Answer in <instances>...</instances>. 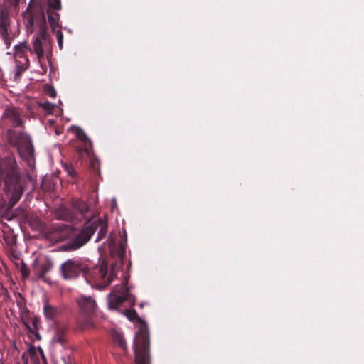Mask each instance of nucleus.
I'll return each instance as SVG.
<instances>
[{"label": "nucleus", "instance_id": "nucleus-1", "mask_svg": "<svg viewBox=\"0 0 364 364\" xmlns=\"http://www.w3.org/2000/svg\"><path fill=\"white\" fill-rule=\"evenodd\" d=\"M0 180L4 183V191L11 208L21 198L31 177L18 170L16 161H0Z\"/></svg>", "mask_w": 364, "mask_h": 364}, {"label": "nucleus", "instance_id": "nucleus-2", "mask_svg": "<svg viewBox=\"0 0 364 364\" xmlns=\"http://www.w3.org/2000/svg\"><path fill=\"white\" fill-rule=\"evenodd\" d=\"M95 231H97L96 241L105 237L107 232V222L102 219H98L87 224L75 238L62 246V250L73 251L79 249L89 241Z\"/></svg>", "mask_w": 364, "mask_h": 364}, {"label": "nucleus", "instance_id": "nucleus-3", "mask_svg": "<svg viewBox=\"0 0 364 364\" xmlns=\"http://www.w3.org/2000/svg\"><path fill=\"white\" fill-rule=\"evenodd\" d=\"M7 142L17 148L19 156L22 159H33L34 148L31 136L23 131L9 129L5 134Z\"/></svg>", "mask_w": 364, "mask_h": 364}, {"label": "nucleus", "instance_id": "nucleus-4", "mask_svg": "<svg viewBox=\"0 0 364 364\" xmlns=\"http://www.w3.org/2000/svg\"><path fill=\"white\" fill-rule=\"evenodd\" d=\"M43 24L33 36V48H31V53L36 55L40 64H42L45 55L47 58L50 55L53 47V41L46 31L44 14H43Z\"/></svg>", "mask_w": 364, "mask_h": 364}, {"label": "nucleus", "instance_id": "nucleus-5", "mask_svg": "<svg viewBox=\"0 0 364 364\" xmlns=\"http://www.w3.org/2000/svg\"><path fill=\"white\" fill-rule=\"evenodd\" d=\"M134 350L136 364H150L149 334L146 326H141L136 334Z\"/></svg>", "mask_w": 364, "mask_h": 364}, {"label": "nucleus", "instance_id": "nucleus-6", "mask_svg": "<svg viewBox=\"0 0 364 364\" xmlns=\"http://www.w3.org/2000/svg\"><path fill=\"white\" fill-rule=\"evenodd\" d=\"M88 268L81 259H69L60 267V274L65 280L74 279L80 275H85Z\"/></svg>", "mask_w": 364, "mask_h": 364}, {"label": "nucleus", "instance_id": "nucleus-7", "mask_svg": "<svg viewBox=\"0 0 364 364\" xmlns=\"http://www.w3.org/2000/svg\"><path fill=\"white\" fill-rule=\"evenodd\" d=\"M1 120L3 124L12 127H23L24 125L21 109L16 107L5 108Z\"/></svg>", "mask_w": 364, "mask_h": 364}, {"label": "nucleus", "instance_id": "nucleus-8", "mask_svg": "<svg viewBox=\"0 0 364 364\" xmlns=\"http://www.w3.org/2000/svg\"><path fill=\"white\" fill-rule=\"evenodd\" d=\"M131 294L125 284L114 289L109 295V307L111 309H117L126 300H132Z\"/></svg>", "mask_w": 364, "mask_h": 364}, {"label": "nucleus", "instance_id": "nucleus-9", "mask_svg": "<svg viewBox=\"0 0 364 364\" xmlns=\"http://www.w3.org/2000/svg\"><path fill=\"white\" fill-rule=\"evenodd\" d=\"M14 50V58L17 68L20 70H26L29 66V60L26 56L25 52L29 50L31 53V48L26 42H22L16 45Z\"/></svg>", "mask_w": 364, "mask_h": 364}, {"label": "nucleus", "instance_id": "nucleus-10", "mask_svg": "<svg viewBox=\"0 0 364 364\" xmlns=\"http://www.w3.org/2000/svg\"><path fill=\"white\" fill-rule=\"evenodd\" d=\"M80 315L92 316L97 310L95 300L91 296H80L77 299Z\"/></svg>", "mask_w": 364, "mask_h": 364}, {"label": "nucleus", "instance_id": "nucleus-11", "mask_svg": "<svg viewBox=\"0 0 364 364\" xmlns=\"http://www.w3.org/2000/svg\"><path fill=\"white\" fill-rule=\"evenodd\" d=\"M9 23L8 11L5 8H0V35L4 40L7 47L9 46L8 26Z\"/></svg>", "mask_w": 364, "mask_h": 364}, {"label": "nucleus", "instance_id": "nucleus-12", "mask_svg": "<svg viewBox=\"0 0 364 364\" xmlns=\"http://www.w3.org/2000/svg\"><path fill=\"white\" fill-rule=\"evenodd\" d=\"M53 267V262L48 257L35 267V272L38 278H43Z\"/></svg>", "mask_w": 364, "mask_h": 364}, {"label": "nucleus", "instance_id": "nucleus-13", "mask_svg": "<svg viewBox=\"0 0 364 364\" xmlns=\"http://www.w3.org/2000/svg\"><path fill=\"white\" fill-rule=\"evenodd\" d=\"M100 274L102 280L101 285L103 287L108 286L111 283L113 277L115 276V273L113 269L110 271L109 274H107V266L105 264H102L100 265Z\"/></svg>", "mask_w": 364, "mask_h": 364}, {"label": "nucleus", "instance_id": "nucleus-14", "mask_svg": "<svg viewBox=\"0 0 364 364\" xmlns=\"http://www.w3.org/2000/svg\"><path fill=\"white\" fill-rule=\"evenodd\" d=\"M72 207L82 216L88 211L87 205L80 199H73L72 200Z\"/></svg>", "mask_w": 364, "mask_h": 364}, {"label": "nucleus", "instance_id": "nucleus-15", "mask_svg": "<svg viewBox=\"0 0 364 364\" xmlns=\"http://www.w3.org/2000/svg\"><path fill=\"white\" fill-rule=\"evenodd\" d=\"M92 316L80 315L78 325L82 329H91L95 328V323L91 318Z\"/></svg>", "mask_w": 364, "mask_h": 364}, {"label": "nucleus", "instance_id": "nucleus-16", "mask_svg": "<svg viewBox=\"0 0 364 364\" xmlns=\"http://www.w3.org/2000/svg\"><path fill=\"white\" fill-rule=\"evenodd\" d=\"M58 10L48 9L47 14L49 24L53 30L58 27L59 14Z\"/></svg>", "mask_w": 364, "mask_h": 364}, {"label": "nucleus", "instance_id": "nucleus-17", "mask_svg": "<svg viewBox=\"0 0 364 364\" xmlns=\"http://www.w3.org/2000/svg\"><path fill=\"white\" fill-rule=\"evenodd\" d=\"M56 216L61 220H71L74 218L70 209L65 206H60L57 209Z\"/></svg>", "mask_w": 364, "mask_h": 364}, {"label": "nucleus", "instance_id": "nucleus-18", "mask_svg": "<svg viewBox=\"0 0 364 364\" xmlns=\"http://www.w3.org/2000/svg\"><path fill=\"white\" fill-rule=\"evenodd\" d=\"M112 336L116 344H117L122 350H127V347L126 341L121 333L113 331H112Z\"/></svg>", "mask_w": 364, "mask_h": 364}, {"label": "nucleus", "instance_id": "nucleus-19", "mask_svg": "<svg viewBox=\"0 0 364 364\" xmlns=\"http://www.w3.org/2000/svg\"><path fill=\"white\" fill-rule=\"evenodd\" d=\"M71 130L73 133H74L76 136V137L84 142H86L87 141H89L90 145L91 146V141L89 140L88 137L87 136L85 132L79 127L77 126H73L71 127Z\"/></svg>", "mask_w": 364, "mask_h": 364}, {"label": "nucleus", "instance_id": "nucleus-20", "mask_svg": "<svg viewBox=\"0 0 364 364\" xmlns=\"http://www.w3.org/2000/svg\"><path fill=\"white\" fill-rule=\"evenodd\" d=\"M43 313L46 318L52 319L56 315L57 309L48 303H46L43 306Z\"/></svg>", "mask_w": 364, "mask_h": 364}, {"label": "nucleus", "instance_id": "nucleus-21", "mask_svg": "<svg viewBox=\"0 0 364 364\" xmlns=\"http://www.w3.org/2000/svg\"><path fill=\"white\" fill-rule=\"evenodd\" d=\"M40 324H41L40 319L36 317H34L32 320L33 328H31L28 325L26 324L28 330L30 332H31L32 333H33L38 339H41L40 335L36 332L40 326Z\"/></svg>", "mask_w": 364, "mask_h": 364}, {"label": "nucleus", "instance_id": "nucleus-22", "mask_svg": "<svg viewBox=\"0 0 364 364\" xmlns=\"http://www.w3.org/2000/svg\"><path fill=\"white\" fill-rule=\"evenodd\" d=\"M48 9L53 10L61 9L60 0H48Z\"/></svg>", "mask_w": 364, "mask_h": 364}, {"label": "nucleus", "instance_id": "nucleus-23", "mask_svg": "<svg viewBox=\"0 0 364 364\" xmlns=\"http://www.w3.org/2000/svg\"><path fill=\"white\" fill-rule=\"evenodd\" d=\"M41 107L48 113H52L55 105L49 102L41 104Z\"/></svg>", "mask_w": 364, "mask_h": 364}, {"label": "nucleus", "instance_id": "nucleus-24", "mask_svg": "<svg viewBox=\"0 0 364 364\" xmlns=\"http://www.w3.org/2000/svg\"><path fill=\"white\" fill-rule=\"evenodd\" d=\"M57 42L60 49L63 48V34L60 30H58L56 32Z\"/></svg>", "mask_w": 364, "mask_h": 364}, {"label": "nucleus", "instance_id": "nucleus-25", "mask_svg": "<svg viewBox=\"0 0 364 364\" xmlns=\"http://www.w3.org/2000/svg\"><path fill=\"white\" fill-rule=\"evenodd\" d=\"M126 316L129 320H134L138 316L136 311L134 309L127 310Z\"/></svg>", "mask_w": 364, "mask_h": 364}, {"label": "nucleus", "instance_id": "nucleus-26", "mask_svg": "<svg viewBox=\"0 0 364 364\" xmlns=\"http://www.w3.org/2000/svg\"><path fill=\"white\" fill-rule=\"evenodd\" d=\"M21 274L22 276L26 278V277H28V267L25 265V264H23L21 267Z\"/></svg>", "mask_w": 364, "mask_h": 364}, {"label": "nucleus", "instance_id": "nucleus-27", "mask_svg": "<svg viewBox=\"0 0 364 364\" xmlns=\"http://www.w3.org/2000/svg\"><path fill=\"white\" fill-rule=\"evenodd\" d=\"M52 154L53 155L50 156V157H57L56 155H55V154H60V152H61V150H60V147L59 146H54L53 148H52Z\"/></svg>", "mask_w": 364, "mask_h": 364}, {"label": "nucleus", "instance_id": "nucleus-28", "mask_svg": "<svg viewBox=\"0 0 364 364\" xmlns=\"http://www.w3.org/2000/svg\"><path fill=\"white\" fill-rule=\"evenodd\" d=\"M53 341L55 342H58V343H63L64 342V338L62 336L60 335H56L54 338H53Z\"/></svg>", "mask_w": 364, "mask_h": 364}, {"label": "nucleus", "instance_id": "nucleus-29", "mask_svg": "<svg viewBox=\"0 0 364 364\" xmlns=\"http://www.w3.org/2000/svg\"><path fill=\"white\" fill-rule=\"evenodd\" d=\"M14 218V215L12 214H10V213H5L3 216H2V220H11L12 218Z\"/></svg>", "mask_w": 364, "mask_h": 364}, {"label": "nucleus", "instance_id": "nucleus-30", "mask_svg": "<svg viewBox=\"0 0 364 364\" xmlns=\"http://www.w3.org/2000/svg\"><path fill=\"white\" fill-rule=\"evenodd\" d=\"M65 168H66V170L68 171V173L69 175H70L72 176H75V173L73 170L70 169L67 165H65Z\"/></svg>", "mask_w": 364, "mask_h": 364}, {"label": "nucleus", "instance_id": "nucleus-31", "mask_svg": "<svg viewBox=\"0 0 364 364\" xmlns=\"http://www.w3.org/2000/svg\"><path fill=\"white\" fill-rule=\"evenodd\" d=\"M9 3L11 5L16 6L18 4L19 0H7Z\"/></svg>", "mask_w": 364, "mask_h": 364}, {"label": "nucleus", "instance_id": "nucleus-32", "mask_svg": "<svg viewBox=\"0 0 364 364\" xmlns=\"http://www.w3.org/2000/svg\"><path fill=\"white\" fill-rule=\"evenodd\" d=\"M50 96L52 97H55V92H53V93L50 94Z\"/></svg>", "mask_w": 364, "mask_h": 364}]
</instances>
